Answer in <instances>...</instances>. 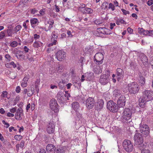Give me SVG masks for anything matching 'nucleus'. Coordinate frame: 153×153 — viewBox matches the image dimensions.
<instances>
[{
  "label": "nucleus",
  "instance_id": "dca6fc26",
  "mask_svg": "<svg viewBox=\"0 0 153 153\" xmlns=\"http://www.w3.org/2000/svg\"><path fill=\"white\" fill-rule=\"evenodd\" d=\"M56 148L53 144H49L46 147V150L48 153H53L55 152Z\"/></svg>",
  "mask_w": 153,
  "mask_h": 153
},
{
  "label": "nucleus",
  "instance_id": "69168bd1",
  "mask_svg": "<svg viewBox=\"0 0 153 153\" xmlns=\"http://www.w3.org/2000/svg\"><path fill=\"white\" fill-rule=\"evenodd\" d=\"M20 88L19 86H18L16 87V91L17 93H19L20 92Z\"/></svg>",
  "mask_w": 153,
  "mask_h": 153
},
{
  "label": "nucleus",
  "instance_id": "ea45409f",
  "mask_svg": "<svg viewBox=\"0 0 153 153\" xmlns=\"http://www.w3.org/2000/svg\"><path fill=\"white\" fill-rule=\"evenodd\" d=\"M7 93L6 91H4L3 92L2 94L1 95V96L2 98H4V97H7Z\"/></svg>",
  "mask_w": 153,
  "mask_h": 153
},
{
  "label": "nucleus",
  "instance_id": "79ce46f5",
  "mask_svg": "<svg viewBox=\"0 0 153 153\" xmlns=\"http://www.w3.org/2000/svg\"><path fill=\"white\" fill-rule=\"evenodd\" d=\"M17 45V42L16 41H14L10 44L11 46L12 47H15Z\"/></svg>",
  "mask_w": 153,
  "mask_h": 153
},
{
  "label": "nucleus",
  "instance_id": "6e6552de",
  "mask_svg": "<svg viewBox=\"0 0 153 153\" xmlns=\"http://www.w3.org/2000/svg\"><path fill=\"white\" fill-rule=\"evenodd\" d=\"M108 30L105 27H100L97 29V32L95 33L97 36L102 37L103 34H109Z\"/></svg>",
  "mask_w": 153,
  "mask_h": 153
},
{
  "label": "nucleus",
  "instance_id": "1a4fd4ad",
  "mask_svg": "<svg viewBox=\"0 0 153 153\" xmlns=\"http://www.w3.org/2000/svg\"><path fill=\"white\" fill-rule=\"evenodd\" d=\"M103 55L100 53H97L94 56V61H96V63L97 64H101L103 62Z\"/></svg>",
  "mask_w": 153,
  "mask_h": 153
},
{
  "label": "nucleus",
  "instance_id": "f704fd0d",
  "mask_svg": "<svg viewBox=\"0 0 153 153\" xmlns=\"http://www.w3.org/2000/svg\"><path fill=\"white\" fill-rule=\"evenodd\" d=\"M7 32L8 36H12V34L13 33V30H12V29H11V28L10 29H7Z\"/></svg>",
  "mask_w": 153,
  "mask_h": 153
},
{
  "label": "nucleus",
  "instance_id": "e433bc0d",
  "mask_svg": "<svg viewBox=\"0 0 153 153\" xmlns=\"http://www.w3.org/2000/svg\"><path fill=\"white\" fill-rule=\"evenodd\" d=\"M14 138L16 140L20 141L22 138V136L20 135H16L14 136Z\"/></svg>",
  "mask_w": 153,
  "mask_h": 153
},
{
  "label": "nucleus",
  "instance_id": "4c0bfd02",
  "mask_svg": "<svg viewBox=\"0 0 153 153\" xmlns=\"http://www.w3.org/2000/svg\"><path fill=\"white\" fill-rule=\"evenodd\" d=\"M85 50L88 52H90L93 50V47L92 46H88L86 48Z\"/></svg>",
  "mask_w": 153,
  "mask_h": 153
},
{
  "label": "nucleus",
  "instance_id": "a18cd8bd",
  "mask_svg": "<svg viewBox=\"0 0 153 153\" xmlns=\"http://www.w3.org/2000/svg\"><path fill=\"white\" fill-rule=\"evenodd\" d=\"M48 23L49 24V25L53 26L54 23V21L52 19H49L48 21Z\"/></svg>",
  "mask_w": 153,
  "mask_h": 153
},
{
  "label": "nucleus",
  "instance_id": "052dcab7",
  "mask_svg": "<svg viewBox=\"0 0 153 153\" xmlns=\"http://www.w3.org/2000/svg\"><path fill=\"white\" fill-rule=\"evenodd\" d=\"M52 27L53 26L49 25L48 28H47L46 27H45V31H48V30H50Z\"/></svg>",
  "mask_w": 153,
  "mask_h": 153
},
{
  "label": "nucleus",
  "instance_id": "423d86ee",
  "mask_svg": "<svg viewBox=\"0 0 153 153\" xmlns=\"http://www.w3.org/2000/svg\"><path fill=\"white\" fill-rule=\"evenodd\" d=\"M132 113L131 110L129 108L124 109L122 117L123 121H128L131 120Z\"/></svg>",
  "mask_w": 153,
  "mask_h": 153
},
{
  "label": "nucleus",
  "instance_id": "09e8293b",
  "mask_svg": "<svg viewBox=\"0 0 153 153\" xmlns=\"http://www.w3.org/2000/svg\"><path fill=\"white\" fill-rule=\"evenodd\" d=\"M2 122L3 124H4L5 125H6V126H5V127L6 128H7L10 125L9 123L6 122L4 120H3L2 121Z\"/></svg>",
  "mask_w": 153,
  "mask_h": 153
},
{
  "label": "nucleus",
  "instance_id": "2f4dec72",
  "mask_svg": "<svg viewBox=\"0 0 153 153\" xmlns=\"http://www.w3.org/2000/svg\"><path fill=\"white\" fill-rule=\"evenodd\" d=\"M113 95L115 97H117L121 94V92L118 90H115L113 91Z\"/></svg>",
  "mask_w": 153,
  "mask_h": 153
},
{
  "label": "nucleus",
  "instance_id": "5701e85b",
  "mask_svg": "<svg viewBox=\"0 0 153 153\" xmlns=\"http://www.w3.org/2000/svg\"><path fill=\"white\" fill-rule=\"evenodd\" d=\"M93 73H87L85 75L86 80L87 81H90L93 78Z\"/></svg>",
  "mask_w": 153,
  "mask_h": 153
},
{
  "label": "nucleus",
  "instance_id": "8fccbe9b",
  "mask_svg": "<svg viewBox=\"0 0 153 153\" xmlns=\"http://www.w3.org/2000/svg\"><path fill=\"white\" fill-rule=\"evenodd\" d=\"M59 86L60 88L62 89L63 88V87H64V85L62 82H61V81L59 82Z\"/></svg>",
  "mask_w": 153,
  "mask_h": 153
},
{
  "label": "nucleus",
  "instance_id": "bf43d9fd",
  "mask_svg": "<svg viewBox=\"0 0 153 153\" xmlns=\"http://www.w3.org/2000/svg\"><path fill=\"white\" fill-rule=\"evenodd\" d=\"M64 96L65 97H67V98L68 100H69V97H70L71 95L69 93H66L64 94Z\"/></svg>",
  "mask_w": 153,
  "mask_h": 153
},
{
  "label": "nucleus",
  "instance_id": "39448f33",
  "mask_svg": "<svg viewBox=\"0 0 153 153\" xmlns=\"http://www.w3.org/2000/svg\"><path fill=\"white\" fill-rule=\"evenodd\" d=\"M119 108L117 104L112 100L109 101L107 103V108L112 112H117Z\"/></svg>",
  "mask_w": 153,
  "mask_h": 153
},
{
  "label": "nucleus",
  "instance_id": "6e6d98bb",
  "mask_svg": "<svg viewBox=\"0 0 153 153\" xmlns=\"http://www.w3.org/2000/svg\"><path fill=\"white\" fill-rule=\"evenodd\" d=\"M141 153H150V151L148 149H145L141 151Z\"/></svg>",
  "mask_w": 153,
  "mask_h": 153
},
{
  "label": "nucleus",
  "instance_id": "9d476101",
  "mask_svg": "<svg viewBox=\"0 0 153 153\" xmlns=\"http://www.w3.org/2000/svg\"><path fill=\"white\" fill-rule=\"evenodd\" d=\"M66 57L65 53L62 50L58 51L56 54V58L58 61H62L65 59Z\"/></svg>",
  "mask_w": 153,
  "mask_h": 153
},
{
  "label": "nucleus",
  "instance_id": "7ed1b4c3",
  "mask_svg": "<svg viewBox=\"0 0 153 153\" xmlns=\"http://www.w3.org/2000/svg\"><path fill=\"white\" fill-rule=\"evenodd\" d=\"M139 136H141V135L140 134H135L134 136V139L136 144H137V147L142 151V150L145 149L146 147V146L143 143V138H142L141 137H140Z\"/></svg>",
  "mask_w": 153,
  "mask_h": 153
},
{
  "label": "nucleus",
  "instance_id": "864d4df0",
  "mask_svg": "<svg viewBox=\"0 0 153 153\" xmlns=\"http://www.w3.org/2000/svg\"><path fill=\"white\" fill-rule=\"evenodd\" d=\"M25 143V141L24 140H22L21 142L20 145V147L23 149L24 146V144Z\"/></svg>",
  "mask_w": 153,
  "mask_h": 153
},
{
  "label": "nucleus",
  "instance_id": "0eeeda50",
  "mask_svg": "<svg viewBox=\"0 0 153 153\" xmlns=\"http://www.w3.org/2000/svg\"><path fill=\"white\" fill-rule=\"evenodd\" d=\"M123 145L124 149L127 152H131L133 149L132 143L129 140H124L123 142Z\"/></svg>",
  "mask_w": 153,
  "mask_h": 153
},
{
  "label": "nucleus",
  "instance_id": "473e14b6",
  "mask_svg": "<svg viewBox=\"0 0 153 153\" xmlns=\"http://www.w3.org/2000/svg\"><path fill=\"white\" fill-rule=\"evenodd\" d=\"M93 10L89 8H85L83 11V13H92Z\"/></svg>",
  "mask_w": 153,
  "mask_h": 153
},
{
  "label": "nucleus",
  "instance_id": "6ab92c4d",
  "mask_svg": "<svg viewBox=\"0 0 153 153\" xmlns=\"http://www.w3.org/2000/svg\"><path fill=\"white\" fill-rule=\"evenodd\" d=\"M16 56L20 60H23L25 57V56L23 55V52L20 51H17L16 52Z\"/></svg>",
  "mask_w": 153,
  "mask_h": 153
},
{
  "label": "nucleus",
  "instance_id": "393cba45",
  "mask_svg": "<svg viewBox=\"0 0 153 153\" xmlns=\"http://www.w3.org/2000/svg\"><path fill=\"white\" fill-rule=\"evenodd\" d=\"M23 115V113H20L16 112L15 114V118L17 120H20L22 119V116Z\"/></svg>",
  "mask_w": 153,
  "mask_h": 153
},
{
  "label": "nucleus",
  "instance_id": "4be33fe9",
  "mask_svg": "<svg viewBox=\"0 0 153 153\" xmlns=\"http://www.w3.org/2000/svg\"><path fill=\"white\" fill-rule=\"evenodd\" d=\"M34 92V88L32 86L30 87L27 90V95L28 97H31Z\"/></svg>",
  "mask_w": 153,
  "mask_h": 153
},
{
  "label": "nucleus",
  "instance_id": "603ef678",
  "mask_svg": "<svg viewBox=\"0 0 153 153\" xmlns=\"http://www.w3.org/2000/svg\"><path fill=\"white\" fill-rule=\"evenodd\" d=\"M29 76L28 75L25 76L23 79V81L27 82L29 79Z\"/></svg>",
  "mask_w": 153,
  "mask_h": 153
},
{
  "label": "nucleus",
  "instance_id": "338daca9",
  "mask_svg": "<svg viewBox=\"0 0 153 153\" xmlns=\"http://www.w3.org/2000/svg\"><path fill=\"white\" fill-rule=\"evenodd\" d=\"M16 112L20 113H23L22 109L21 108H19L17 110H16Z\"/></svg>",
  "mask_w": 153,
  "mask_h": 153
},
{
  "label": "nucleus",
  "instance_id": "2eb2a0df",
  "mask_svg": "<svg viewBox=\"0 0 153 153\" xmlns=\"http://www.w3.org/2000/svg\"><path fill=\"white\" fill-rule=\"evenodd\" d=\"M86 104L87 108L89 109L92 108L94 105V99L92 97H89L87 100Z\"/></svg>",
  "mask_w": 153,
  "mask_h": 153
},
{
  "label": "nucleus",
  "instance_id": "58836bf2",
  "mask_svg": "<svg viewBox=\"0 0 153 153\" xmlns=\"http://www.w3.org/2000/svg\"><path fill=\"white\" fill-rule=\"evenodd\" d=\"M31 13L32 14H36L38 12V11L35 8L30 9Z\"/></svg>",
  "mask_w": 153,
  "mask_h": 153
},
{
  "label": "nucleus",
  "instance_id": "aec40b11",
  "mask_svg": "<svg viewBox=\"0 0 153 153\" xmlns=\"http://www.w3.org/2000/svg\"><path fill=\"white\" fill-rule=\"evenodd\" d=\"M116 74L118 79L123 76L124 71L122 69L120 68H118L117 69Z\"/></svg>",
  "mask_w": 153,
  "mask_h": 153
},
{
  "label": "nucleus",
  "instance_id": "e2e57ef3",
  "mask_svg": "<svg viewBox=\"0 0 153 153\" xmlns=\"http://www.w3.org/2000/svg\"><path fill=\"white\" fill-rule=\"evenodd\" d=\"M153 4V0H149L147 2L148 5L150 6Z\"/></svg>",
  "mask_w": 153,
  "mask_h": 153
},
{
  "label": "nucleus",
  "instance_id": "774afa93",
  "mask_svg": "<svg viewBox=\"0 0 153 153\" xmlns=\"http://www.w3.org/2000/svg\"><path fill=\"white\" fill-rule=\"evenodd\" d=\"M7 116L8 117H13L14 116V114L10 112H8L7 113Z\"/></svg>",
  "mask_w": 153,
  "mask_h": 153
},
{
  "label": "nucleus",
  "instance_id": "9b49d317",
  "mask_svg": "<svg viewBox=\"0 0 153 153\" xmlns=\"http://www.w3.org/2000/svg\"><path fill=\"white\" fill-rule=\"evenodd\" d=\"M50 105L51 109L54 112L56 113L59 111L57 101L55 99H52L51 100L50 102Z\"/></svg>",
  "mask_w": 153,
  "mask_h": 153
},
{
  "label": "nucleus",
  "instance_id": "f8f14e48",
  "mask_svg": "<svg viewBox=\"0 0 153 153\" xmlns=\"http://www.w3.org/2000/svg\"><path fill=\"white\" fill-rule=\"evenodd\" d=\"M126 97L124 95H121L117 101V105L119 108L123 107L125 106L126 103Z\"/></svg>",
  "mask_w": 153,
  "mask_h": 153
},
{
  "label": "nucleus",
  "instance_id": "3c124183",
  "mask_svg": "<svg viewBox=\"0 0 153 153\" xmlns=\"http://www.w3.org/2000/svg\"><path fill=\"white\" fill-rule=\"evenodd\" d=\"M94 23L96 25H99L102 23V22L100 20L97 19L94 21Z\"/></svg>",
  "mask_w": 153,
  "mask_h": 153
},
{
  "label": "nucleus",
  "instance_id": "13d9d810",
  "mask_svg": "<svg viewBox=\"0 0 153 153\" xmlns=\"http://www.w3.org/2000/svg\"><path fill=\"white\" fill-rule=\"evenodd\" d=\"M127 30L128 32L130 34H131L133 32V30L130 27L128 28Z\"/></svg>",
  "mask_w": 153,
  "mask_h": 153
},
{
  "label": "nucleus",
  "instance_id": "4468645a",
  "mask_svg": "<svg viewBox=\"0 0 153 153\" xmlns=\"http://www.w3.org/2000/svg\"><path fill=\"white\" fill-rule=\"evenodd\" d=\"M109 75L108 74H103L101 76L100 82L102 85H105L109 82Z\"/></svg>",
  "mask_w": 153,
  "mask_h": 153
},
{
  "label": "nucleus",
  "instance_id": "de8ad7c7",
  "mask_svg": "<svg viewBox=\"0 0 153 153\" xmlns=\"http://www.w3.org/2000/svg\"><path fill=\"white\" fill-rule=\"evenodd\" d=\"M16 107H15L12 108L10 109V111L12 113H14L16 111Z\"/></svg>",
  "mask_w": 153,
  "mask_h": 153
},
{
  "label": "nucleus",
  "instance_id": "a211bd4d",
  "mask_svg": "<svg viewBox=\"0 0 153 153\" xmlns=\"http://www.w3.org/2000/svg\"><path fill=\"white\" fill-rule=\"evenodd\" d=\"M55 126L54 123H49L48 125L47 131L49 134H52L54 131Z\"/></svg>",
  "mask_w": 153,
  "mask_h": 153
},
{
  "label": "nucleus",
  "instance_id": "680f3d73",
  "mask_svg": "<svg viewBox=\"0 0 153 153\" xmlns=\"http://www.w3.org/2000/svg\"><path fill=\"white\" fill-rule=\"evenodd\" d=\"M67 33L69 37H71L73 36V35L71 34V32L70 31L68 30H67Z\"/></svg>",
  "mask_w": 153,
  "mask_h": 153
},
{
  "label": "nucleus",
  "instance_id": "bb28decb",
  "mask_svg": "<svg viewBox=\"0 0 153 153\" xmlns=\"http://www.w3.org/2000/svg\"><path fill=\"white\" fill-rule=\"evenodd\" d=\"M31 25L32 27H34L35 24H36L38 22V20L36 18H33L30 20Z\"/></svg>",
  "mask_w": 153,
  "mask_h": 153
},
{
  "label": "nucleus",
  "instance_id": "c9c22d12",
  "mask_svg": "<svg viewBox=\"0 0 153 153\" xmlns=\"http://www.w3.org/2000/svg\"><path fill=\"white\" fill-rule=\"evenodd\" d=\"M108 3L107 2L105 1L104 2L102 5V9H105L108 8Z\"/></svg>",
  "mask_w": 153,
  "mask_h": 153
},
{
  "label": "nucleus",
  "instance_id": "a19ab883",
  "mask_svg": "<svg viewBox=\"0 0 153 153\" xmlns=\"http://www.w3.org/2000/svg\"><path fill=\"white\" fill-rule=\"evenodd\" d=\"M109 9H111L112 11L114 10H115V6L112 3H110L109 4V6L108 7Z\"/></svg>",
  "mask_w": 153,
  "mask_h": 153
},
{
  "label": "nucleus",
  "instance_id": "cd10ccee",
  "mask_svg": "<svg viewBox=\"0 0 153 153\" xmlns=\"http://www.w3.org/2000/svg\"><path fill=\"white\" fill-rule=\"evenodd\" d=\"M63 94V93L62 92H59L58 93L57 95V98L58 101H62L63 98L62 96Z\"/></svg>",
  "mask_w": 153,
  "mask_h": 153
},
{
  "label": "nucleus",
  "instance_id": "0e129e2a",
  "mask_svg": "<svg viewBox=\"0 0 153 153\" xmlns=\"http://www.w3.org/2000/svg\"><path fill=\"white\" fill-rule=\"evenodd\" d=\"M10 65L12 66L14 68H15L16 67V65L13 62H11L10 63Z\"/></svg>",
  "mask_w": 153,
  "mask_h": 153
},
{
  "label": "nucleus",
  "instance_id": "7c9ffc66",
  "mask_svg": "<svg viewBox=\"0 0 153 153\" xmlns=\"http://www.w3.org/2000/svg\"><path fill=\"white\" fill-rule=\"evenodd\" d=\"M42 43L39 41H35L33 43V45L34 47L38 48L42 45Z\"/></svg>",
  "mask_w": 153,
  "mask_h": 153
},
{
  "label": "nucleus",
  "instance_id": "37998d69",
  "mask_svg": "<svg viewBox=\"0 0 153 153\" xmlns=\"http://www.w3.org/2000/svg\"><path fill=\"white\" fill-rule=\"evenodd\" d=\"M46 10V9L44 8L41 10L39 11V13L42 16L44 15L45 13Z\"/></svg>",
  "mask_w": 153,
  "mask_h": 153
},
{
  "label": "nucleus",
  "instance_id": "f257e3e1",
  "mask_svg": "<svg viewBox=\"0 0 153 153\" xmlns=\"http://www.w3.org/2000/svg\"><path fill=\"white\" fill-rule=\"evenodd\" d=\"M153 98V92L145 90L143 92V95L139 99V105L142 108L145 106L146 103Z\"/></svg>",
  "mask_w": 153,
  "mask_h": 153
},
{
  "label": "nucleus",
  "instance_id": "f03ea898",
  "mask_svg": "<svg viewBox=\"0 0 153 153\" xmlns=\"http://www.w3.org/2000/svg\"><path fill=\"white\" fill-rule=\"evenodd\" d=\"M140 133L136 134H139L141 135L139 136L142 138L144 137L145 139L149 140L150 138V130L148 126L144 123L141 122L140 124Z\"/></svg>",
  "mask_w": 153,
  "mask_h": 153
},
{
  "label": "nucleus",
  "instance_id": "20e7f679",
  "mask_svg": "<svg viewBox=\"0 0 153 153\" xmlns=\"http://www.w3.org/2000/svg\"><path fill=\"white\" fill-rule=\"evenodd\" d=\"M129 92L131 94H135L137 93L140 88L138 84L135 82L130 83L128 84Z\"/></svg>",
  "mask_w": 153,
  "mask_h": 153
},
{
  "label": "nucleus",
  "instance_id": "ddd939ff",
  "mask_svg": "<svg viewBox=\"0 0 153 153\" xmlns=\"http://www.w3.org/2000/svg\"><path fill=\"white\" fill-rule=\"evenodd\" d=\"M138 33L140 35H148L151 36L153 35V30H145L143 28L139 27Z\"/></svg>",
  "mask_w": 153,
  "mask_h": 153
},
{
  "label": "nucleus",
  "instance_id": "f3484780",
  "mask_svg": "<svg viewBox=\"0 0 153 153\" xmlns=\"http://www.w3.org/2000/svg\"><path fill=\"white\" fill-rule=\"evenodd\" d=\"M139 59L141 61L144 65H146L148 62L147 57L143 53L140 54Z\"/></svg>",
  "mask_w": 153,
  "mask_h": 153
},
{
  "label": "nucleus",
  "instance_id": "49530a36",
  "mask_svg": "<svg viewBox=\"0 0 153 153\" xmlns=\"http://www.w3.org/2000/svg\"><path fill=\"white\" fill-rule=\"evenodd\" d=\"M5 36V34L4 31L0 33V39H2Z\"/></svg>",
  "mask_w": 153,
  "mask_h": 153
},
{
  "label": "nucleus",
  "instance_id": "c85d7f7f",
  "mask_svg": "<svg viewBox=\"0 0 153 153\" xmlns=\"http://www.w3.org/2000/svg\"><path fill=\"white\" fill-rule=\"evenodd\" d=\"M22 28V27L20 25H17L15 27H14L13 30V34L16 33L18 31L21 30Z\"/></svg>",
  "mask_w": 153,
  "mask_h": 153
},
{
  "label": "nucleus",
  "instance_id": "a878e982",
  "mask_svg": "<svg viewBox=\"0 0 153 153\" xmlns=\"http://www.w3.org/2000/svg\"><path fill=\"white\" fill-rule=\"evenodd\" d=\"M104 101L103 100H99L97 104V106L99 109H102L103 106Z\"/></svg>",
  "mask_w": 153,
  "mask_h": 153
},
{
  "label": "nucleus",
  "instance_id": "c03bdc74",
  "mask_svg": "<svg viewBox=\"0 0 153 153\" xmlns=\"http://www.w3.org/2000/svg\"><path fill=\"white\" fill-rule=\"evenodd\" d=\"M122 11L123 12V14L125 15H126L127 14H129V12L128 11L124 9H121Z\"/></svg>",
  "mask_w": 153,
  "mask_h": 153
},
{
  "label": "nucleus",
  "instance_id": "b1692460",
  "mask_svg": "<svg viewBox=\"0 0 153 153\" xmlns=\"http://www.w3.org/2000/svg\"><path fill=\"white\" fill-rule=\"evenodd\" d=\"M66 149L64 147L57 148L54 152V153H65Z\"/></svg>",
  "mask_w": 153,
  "mask_h": 153
},
{
  "label": "nucleus",
  "instance_id": "c756f323",
  "mask_svg": "<svg viewBox=\"0 0 153 153\" xmlns=\"http://www.w3.org/2000/svg\"><path fill=\"white\" fill-rule=\"evenodd\" d=\"M116 23L118 25H119L120 24H126V22L124 20L121 19H118L116 21Z\"/></svg>",
  "mask_w": 153,
  "mask_h": 153
},
{
  "label": "nucleus",
  "instance_id": "5fc2aeb1",
  "mask_svg": "<svg viewBox=\"0 0 153 153\" xmlns=\"http://www.w3.org/2000/svg\"><path fill=\"white\" fill-rule=\"evenodd\" d=\"M5 57L6 59L10 61L11 60V57L8 54H7L5 55Z\"/></svg>",
  "mask_w": 153,
  "mask_h": 153
},
{
  "label": "nucleus",
  "instance_id": "72a5a7b5",
  "mask_svg": "<svg viewBox=\"0 0 153 153\" xmlns=\"http://www.w3.org/2000/svg\"><path fill=\"white\" fill-rule=\"evenodd\" d=\"M139 81L140 83L142 85H143L145 83V79L143 76H141L140 77Z\"/></svg>",
  "mask_w": 153,
  "mask_h": 153
},
{
  "label": "nucleus",
  "instance_id": "4d7b16f0",
  "mask_svg": "<svg viewBox=\"0 0 153 153\" xmlns=\"http://www.w3.org/2000/svg\"><path fill=\"white\" fill-rule=\"evenodd\" d=\"M27 83L23 81V82L21 83V86L23 88L27 87Z\"/></svg>",
  "mask_w": 153,
  "mask_h": 153
},
{
  "label": "nucleus",
  "instance_id": "412c9836",
  "mask_svg": "<svg viewBox=\"0 0 153 153\" xmlns=\"http://www.w3.org/2000/svg\"><path fill=\"white\" fill-rule=\"evenodd\" d=\"M72 107L76 112L77 111L79 107V103L77 102H73L72 104Z\"/></svg>",
  "mask_w": 153,
  "mask_h": 153
}]
</instances>
